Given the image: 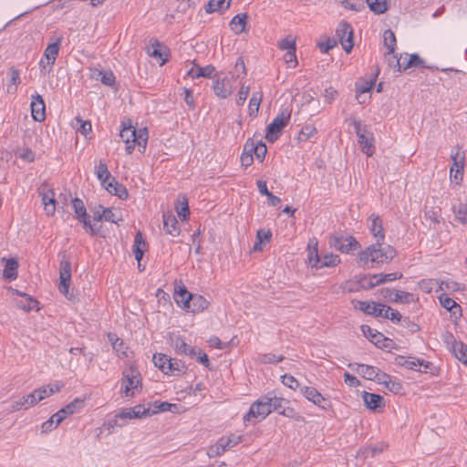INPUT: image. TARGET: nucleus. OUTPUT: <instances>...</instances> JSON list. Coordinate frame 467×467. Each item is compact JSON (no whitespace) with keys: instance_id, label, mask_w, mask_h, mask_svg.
<instances>
[{"instance_id":"nucleus-24","label":"nucleus","mask_w":467,"mask_h":467,"mask_svg":"<svg viewBox=\"0 0 467 467\" xmlns=\"http://www.w3.org/2000/svg\"><path fill=\"white\" fill-rule=\"evenodd\" d=\"M163 229L164 231L172 236H178L180 234V227L175 215L171 213L163 214Z\"/></svg>"},{"instance_id":"nucleus-50","label":"nucleus","mask_w":467,"mask_h":467,"mask_svg":"<svg viewBox=\"0 0 467 467\" xmlns=\"http://www.w3.org/2000/svg\"><path fill=\"white\" fill-rule=\"evenodd\" d=\"M148 141V130L146 128L140 129L136 134L134 142L139 146L140 151H144Z\"/></svg>"},{"instance_id":"nucleus-1","label":"nucleus","mask_w":467,"mask_h":467,"mask_svg":"<svg viewBox=\"0 0 467 467\" xmlns=\"http://www.w3.org/2000/svg\"><path fill=\"white\" fill-rule=\"evenodd\" d=\"M396 254L395 250L389 246H382L377 243L368 246L358 254V263L363 268H370L374 264H387Z\"/></svg>"},{"instance_id":"nucleus-30","label":"nucleus","mask_w":467,"mask_h":467,"mask_svg":"<svg viewBox=\"0 0 467 467\" xmlns=\"http://www.w3.org/2000/svg\"><path fill=\"white\" fill-rule=\"evenodd\" d=\"M137 132L138 131L131 125V122L130 119L127 122L126 121L122 122V129L120 130L119 136L126 144L134 142V140H136Z\"/></svg>"},{"instance_id":"nucleus-58","label":"nucleus","mask_w":467,"mask_h":467,"mask_svg":"<svg viewBox=\"0 0 467 467\" xmlns=\"http://www.w3.org/2000/svg\"><path fill=\"white\" fill-rule=\"evenodd\" d=\"M455 217L458 221L467 224V204L460 203L453 209Z\"/></svg>"},{"instance_id":"nucleus-21","label":"nucleus","mask_w":467,"mask_h":467,"mask_svg":"<svg viewBox=\"0 0 467 467\" xmlns=\"http://www.w3.org/2000/svg\"><path fill=\"white\" fill-rule=\"evenodd\" d=\"M362 398L367 409L368 410H375L377 409L385 407L384 399L379 394L363 391Z\"/></svg>"},{"instance_id":"nucleus-4","label":"nucleus","mask_w":467,"mask_h":467,"mask_svg":"<svg viewBox=\"0 0 467 467\" xmlns=\"http://www.w3.org/2000/svg\"><path fill=\"white\" fill-rule=\"evenodd\" d=\"M267 399L262 397L254 402L249 411L244 415V420L255 424L263 420L267 415L270 414V407L267 405Z\"/></svg>"},{"instance_id":"nucleus-60","label":"nucleus","mask_w":467,"mask_h":467,"mask_svg":"<svg viewBox=\"0 0 467 467\" xmlns=\"http://www.w3.org/2000/svg\"><path fill=\"white\" fill-rule=\"evenodd\" d=\"M439 280L436 279H425L419 283L420 288L425 293H431L434 286L439 287Z\"/></svg>"},{"instance_id":"nucleus-48","label":"nucleus","mask_w":467,"mask_h":467,"mask_svg":"<svg viewBox=\"0 0 467 467\" xmlns=\"http://www.w3.org/2000/svg\"><path fill=\"white\" fill-rule=\"evenodd\" d=\"M425 217L435 223H441V208L425 206Z\"/></svg>"},{"instance_id":"nucleus-2","label":"nucleus","mask_w":467,"mask_h":467,"mask_svg":"<svg viewBox=\"0 0 467 467\" xmlns=\"http://www.w3.org/2000/svg\"><path fill=\"white\" fill-rule=\"evenodd\" d=\"M142 389L141 376L134 366L125 368L122 372L121 393L126 398L134 397Z\"/></svg>"},{"instance_id":"nucleus-7","label":"nucleus","mask_w":467,"mask_h":467,"mask_svg":"<svg viewBox=\"0 0 467 467\" xmlns=\"http://www.w3.org/2000/svg\"><path fill=\"white\" fill-rule=\"evenodd\" d=\"M72 207L75 213L77 214L78 221L83 223V227L86 232L92 235L96 234L99 232V228L91 223V220L87 214L86 207L83 202L78 198H75L72 200Z\"/></svg>"},{"instance_id":"nucleus-52","label":"nucleus","mask_w":467,"mask_h":467,"mask_svg":"<svg viewBox=\"0 0 467 467\" xmlns=\"http://www.w3.org/2000/svg\"><path fill=\"white\" fill-rule=\"evenodd\" d=\"M267 401V405L270 407V413L274 410H276L280 408H282L284 400L282 398H278L272 393H268L265 396Z\"/></svg>"},{"instance_id":"nucleus-22","label":"nucleus","mask_w":467,"mask_h":467,"mask_svg":"<svg viewBox=\"0 0 467 467\" xmlns=\"http://www.w3.org/2000/svg\"><path fill=\"white\" fill-rule=\"evenodd\" d=\"M361 330L364 336L368 338L372 343L379 347H387V344H382V342H388L389 339L386 338L380 332L371 328L369 326L363 325L361 326Z\"/></svg>"},{"instance_id":"nucleus-11","label":"nucleus","mask_w":467,"mask_h":467,"mask_svg":"<svg viewBox=\"0 0 467 467\" xmlns=\"http://www.w3.org/2000/svg\"><path fill=\"white\" fill-rule=\"evenodd\" d=\"M357 371L363 378L368 380L385 381L389 379V375L380 371L379 368L365 364H356Z\"/></svg>"},{"instance_id":"nucleus-57","label":"nucleus","mask_w":467,"mask_h":467,"mask_svg":"<svg viewBox=\"0 0 467 467\" xmlns=\"http://www.w3.org/2000/svg\"><path fill=\"white\" fill-rule=\"evenodd\" d=\"M176 212L182 220H185L188 217L190 213L188 202L185 197H183L182 200L178 201V203L176 205Z\"/></svg>"},{"instance_id":"nucleus-8","label":"nucleus","mask_w":467,"mask_h":467,"mask_svg":"<svg viewBox=\"0 0 467 467\" xmlns=\"http://www.w3.org/2000/svg\"><path fill=\"white\" fill-rule=\"evenodd\" d=\"M329 244L336 250L342 253H349L359 247L358 242L352 236L332 235L329 238Z\"/></svg>"},{"instance_id":"nucleus-12","label":"nucleus","mask_w":467,"mask_h":467,"mask_svg":"<svg viewBox=\"0 0 467 467\" xmlns=\"http://www.w3.org/2000/svg\"><path fill=\"white\" fill-rule=\"evenodd\" d=\"M214 94L219 99H227L234 89L233 78L224 77L214 80L213 86Z\"/></svg>"},{"instance_id":"nucleus-25","label":"nucleus","mask_w":467,"mask_h":467,"mask_svg":"<svg viewBox=\"0 0 467 467\" xmlns=\"http://www.w3.org/2000/svg\"><path fill=\"white\" fill-rule=\"evenodd\" d=\"M301 392L309 401H312L314 404L324 410L326 409V407L322 404L326 399L320 392L317 391V389L313 387H303L301 389Z\"/></svg>"},{"instance_id":"nucleus-38","label":"nucleus","mask_w":467,"mask_h":467,"mask_svg":"<svg viewBox=\"0 0 467 467\" xmlns=\"http://www.w3.org/2000/svg\"><path fill=\"white\" fill-rule=\"evenodd\" d=\"M438 285L439 290L445 292H458L462 291L465 288L463 284L458 283L451 279L439 281Z\"/></svg>"},{"instance_id":"nucleus-56","label":"nucleus","mask_w":467,"mask_h":467,"mask_svg":"<svg viewBox=\"0 0 467 467\" xmlns=\"http://www.w3.org/2000/svg\"><path fill=\"white\" fill-rule=\"evenodd\" d=\"M159 47L160 43L158 41H154V43H151L150 47L147 48V52L150 57L161 59L160 65L162 66L165 63L166 59L162 58V54L159 49Z\"/></svg>"},{"instance_id":"nucleus-19","label":"nucleus","mask_w":467,"mask_h":467,"mask_svg":"<svg viewBox=\"0 0 467 467\" xmlns=\"http://www.w3.org/2000/svg\"><path fill=\"white\" fill-rule=\"evenodd\" d=\"M9 290L12 293L23 297V299L16 302V305L17 307H19L25 311H30L36 307L37 301L36 299H34L32 296H30L29 295H27L26 293H22V292L18 291L17 289H14L12 287H9Z\"/></svg>"},{"instance_id":"nucleus-43","label":"nucleus","mask_w":467,"mask_h":467,"mask_svg":"<svg viewBox=\"0 0 467 467\" xmlns=\"http://www.w3.org/2000/svg\"><path fill=\"white\" fill-rule=\"evenodd\" d=\"M277 47L281 50L293 51L296 50V39L289 35L278 41Z\"/></svg>"},{"instance_id":"nucleus-18","label":"nucleus","mask_w":467,"mask_h":467,"mask_svg":"<svg viewBox=\"0 0 467 467\" xmlns=\"http://www.w3.org/2000/svg\"><path fill=\"white\" fill-rule=\"evenodd\" d=\"M2 263H5V268L3 270V276L8 281H13L17 278L18 275V262L15 258H5L1 259Z\"/></svg>"},{"instance_id":"nucleus-39","label":"nucleus","mask_w":467,"mask_h":467,"mask_svg":"<svg viewBox=\"0 0 467 467\" xmlns=\"http://www.w3.org/2000/svg\"><path fill=\"white\" fill-rule=\"evenodd\" d=\"M262 99L263 93L261 91H256L252 94V97L249 101V115L251 117L257 116Z\"/></svg>"},{"instance_id":"nucleus-42","label":"nucleus","mask_w":467,"mask_h":467,"mask_svg":"<svg viewBox=\"0 0 467 467\" xmlns=\"http://www.w3.org/2000/svg\"><path fill=\"white\" fill-rule=\"evenodd\" d=\"M457 359L462 361L467 366V346L462 342H458L451 349Z\"/></svg>"},{"instance_id":"nucleus-46","label":"nucleus","mask_w":467,"mask_h":467,"mask_svg":"<svg viewBox=\"0 0 467 467\" xmlns=\"http://www.w3.org/2000/svg\"><path fill=\"white\" fill-rule=\"evenodd\" d=\"M414 300V296L410 293L395 290L393 298H390L391 302L407 304Z\"/></svg>"},{"instance_id":"nucleus-28","label":"nucleus","mask_w":467,"mask_h":467,"mask_svg":"<svg viewBox=\"0 0 467 467\" xmlns=\"http://www.w3.org/2000/svg\"><path fill=\"white\" fill-rule=\"evenodd\" d=\"M248 16L245 13H241L233 17L230 22L231 30L239 35L245 31Z\"/></svg>"},{"instance_id":"nucleus-41","label":"nucleus","mask_w":467,"mask_h":467,"mask_svg":"<svg viewBox=\"0 0 467 467\" xmlns=\"http://www.w3.org/2000/svg\"><path fill=\"white\" fill-rule=\"evenodd\" d=\"M441 305L449 311H451L453 315L461 311V306L446 294L440 296Z\"/></svg>"},{"instance_id":"nucleus-20","label":"nucleus","mask_w":467,"mask_h":467,"mask_svg":"<svg viewBox=\"0 0 467 467\" xmlns=\"http://www.w3.org/2000/svg\"><path fill=\"white\" fill-rule=\"evenodd\" d=\"M40 194L42 196V202L44 204L46 213L47 215H53L56 211L55 193L53 191L45 187L40 192Z\"/></svg>"},{"instance_id":"nucleus-32","label":"nucleus","mask_w":467,"mask_h":467,"mask_svg":"<svg viewBox=\"0 0 467 467\" xmlns=\"http://www.w3.org/2000/svg\"><path fill=\"white\" fill-rule=\"evenodd\" d=\"M100 209H102V213L99 219H104L107 222L114 223H118L123 220L122 213L119 209L104 207H100Z\"/></svg>"},{"instance_id":"nucleus-6","label":"nucleus","mask_w":467,"mask_h":467,"mask_svg":"<svg viewBox=\"0 0 467 467\" xmlns=\"http://www.w3.org/2000/svg\"><path fill=\"white\" fill-rule=\"evenodd\" d=\"M71 282V264L68 259L63 257L59 268V285L58 289L67 299L72 300L73 296L69 294V285Z\"/></svg>"},{"instance_id":"nucleus-53","label":"nucleus","mask_w":467,"mask_h":467,"mask_svg":"<svg viewBox=\"0 0 467 467\" xmlns=\"http://www.w3.org/2000/svg\"><path fill=\"white\" fill-rule=\"evenodd\" d=\"M168 365L171 366V371L169 372L171 375H178L185 372V367L181 360L169 357Z\"/></svg>"},{"instance_id":"nucleus-26","label":"nucleus","mask_w":467,"mask_h":467,"mask_svg":"<svg viewBox=\"0 0 467 467\" xmlns=\"http://www.w3.org/2000/svg\"><path fill=\"white\" fill-rule=\"evenodd\" d=\"M37 402H39V400L35 396V394L32 392L26 396L20 398L18 400L15 401L12 404L11 410L16 411V410H20L22 409L27 410V409L33 407L34 405H36Z\"/></svg>"},{"instance_id":"nucleus-23","label":"nucleus","mask_w":467,"mask_h":467,"mask_svg":"<svg viewBox=\"0 0 467 467\" xmlns=\"http://www.w3.org/2000/svg\"><path fill=\"white\" fill-rule=\"evenodd\" d=\"M355 307L366 314L380 317L382 314L383 305L375 302L357 301Z\"/></svg>"},{"instance_id":"nucleus-29","label":"nucleus","mask_w":467,"mask_h":467,"mask_svg":"<svg viewBox=\"0 0 467 467\" xmlns=\"http://www.w3.org/2000/svg\"><path fill=\"white\" fill-rule=\"evenodd\" d=\"M369 220L371 221L370 231L377 243L382 242L385 238V234L381 220L375 214L370 215Z\"/></svg>"},{"instance_id":"nucleus-17","label":"nucleus","mask_w":467,"mask_h":467,"mask_svg":"<svg viewBox=\"0 0 467 467\" xmlns=\"http://www.w3.org/2000/svg\"><path fill=\"white\" fill-rule=\"evenodd\" d=\"M188 296H192L183 285H175L174 300L177 305L182 307L186 311L191 309V299H188Z\"/></svg>"},{"instance_id":"nucleus-55","label":"nucleus","mask_w":467,"mask_h":467,"mask_svg":"<svg viewBox=\"0 0 467 467\" xmlns=\"http://www.w3.org/2000/svg\"><path fill=\"white\" fill-rule=\"evenodd\" d=\"M383 37L384 44L387 47L388 51H389L390 53H394L396 46V37L394 33L391 30L388 29L384 32Z\"/></svg>"},{"instance_id":"nucleus-59","label":"nucleus","mask_w":467,"mask_h":467,"mask_svg":"<svg viewBox=\"0 0 467 467\" xmlns=\"http://www.w3.org/2000/svg\"><path fill=\"white\" fill-rule=\"evenodd\" d=\"M259 361L264 364H275L284 360L283 356H276L273 353L262 354L258 358Z\"/></svg>"},{"instance_id":"nucleus-54","label":"nucleus","mask_w":467,"mask_h":467,"mask_svg":"<svg viewBox=\"0 0 467 467\" xmlns=\"http://www.w3.org/2000/svg\"><path fill=\"white\" fill-rule=\"evenodd\" d=\"M424 361L415 358H406L404 357L399 358V364L406 367L409 369H415L417 366L423 365Z\"/></svg>"},{"instance_id":"nucleus-36","label":"nucleus","mask_w":467,"mask_h":467,"mask_svg":"<svg viewBox=\"0 0 467 467\" xmlns=\"http://www.w3.org/2000/svg\"><path fill=\"white\" fill-rule=\"evenodd\" d=\"M95 172L103 187H105L109 183V180L112 181V177L110 172L109 171L108 166L106 162L102 160L99 161V165L96 167Z\"/></svg>"},{"instance_id":"nucleus-31","label":"nucleus","mask_w":467,"mask_h":467,"mask_svg":"<svg viewBox=\"0 0 467 467\" xmlns=\"http://www.w3.org/2000/svg\"><path fill=\"white\" fill-rule=\"evenodd\" d=\"M188 299H191V309L192 313L202 312L209 306V302L201 295L188 296Z\"/></svg>"},{"instance_id":"nucleus-14","label":"nucleus","mask_w":467,"mask_h":467,"mask_svg":"<svg viewBox=\"0 0 467 467\" xmlns=\"http://www.w3.org/2000/svg\"><path fill=\"white\" fill-rule=\"evenodd\" d=\"M170 344L173 348L176 354L178 355H185L189 357H195L197 352L195 349L188 345L185 340L180 336H170Z\"/></svg>"},{"instance_id":"nucleus-3","label":"nucleus","mask_w":467,"mask_h":467,"mask_svg":"<svg viewBox=\"0 0 467 467\" xmlns=\"http://www.w3.org/2000/svg\"><path fill=\"white\" fill-rule=\"evenodd\" d=\"M353 125L355 128L356 134L358 136V144L360 145L361 150L368 157H371L375 152L373 134L370 131H368L366 126L362 125L359 120L354 119Z\"/></svg>"},{"instance_id":"nucleus-16","label":"nucleus","mask_w":467,"mask_h":467,"mask_svg":"<svg viewBox=\"0 0 467 467\" xmlns=\"http://www.w3.org/2000/svg\"><path fill=\"white\" fill-rule=\"evenodd\" d=\"M157 410L150 411V409L142 405L135 406L134 408L126 409L117 415L119 419H140L142 417L150 416L156 413Z\"/></svg>"},{"instance_id":"nucleus-51","label":"nucleus","mask_w":467,"mask_h":467,"mask_svg":"<svg viewBox=\"0 0 467 467\" xmlns=\"http://www.w3.org/2000/svg\"><path fill=\"white\" fill-rule=\"evenodd\" d=\"M340 263V259L336 254H326L320 258L319 268L335 266Z\"/></svg>"},{"instance_id":"nucleus-49","label":"nucleus","mask_w":467,"mask_h":467,"mask_svg":"<svg viewBox=\"0 0 467 467\" xmlns=\"http://www.w3.org/2000/svg\"><path fill=\"white\" fill-rule=\"evenodd\" d=\"M226 0H210L205 7V10L207 13L225 10L229 7L226 6Z\"/></svg>"},{"instance_id":"nucleus-64","label":"nucleus","mask_w":467,"mask_h":467,"mask_svg":"<svg viewBox=\"0 0 467 467\" xmlns=\"http://www.w3.org/2000/svg\"><path fill=\"white\" fill-rule=\"evenodd\" d=\"M113 348L119 357H127V347H125V344L121 338L116 337L115 341L113 342Z\"/></svg>"},{"instance_id":"nucleus-44","label":"nucleus","mask_w":467,"mask_h":467,"mask_svg":"<svg viewBox=\"0 0 467 467\" xmlns=\"http://www.w3.org/2000/svg\"><path fill=\"white\" fill-rule=\"evenodd\" d=\"M367 3L376 14H383L389 8V0H367Z\"/></svg>"},{"instance_id":"nucleus-62","label":"nucleus","mask_w":467,"mask_h":467,"mask_svg":"<svg viewBox=\"0 0 467 467\" xmlns=\"http://www.w3.org/2000/svg\"><path fill=\"white\" fill-rule=\"evenodd\" d=\"M249 92H250L249 86L242 85V87L237 94L236 99H235L236 104L238 106L244 105V103L245 102V100L249 95Z\"/></svg>"},{"instance_id":"nucleus-40","label":"nucleus","mask_w":467,"mask_h":467,"mask_svg":"<svg viewBox=\"0 0 467 467\" xmlns=\"http://www.w3.org/2000/svg\"><path fill=\"white\" fill-rule=\"evenodd\" d=\"M20 83V73L19 70L11 67L10 68V79L6 86V91L10 94H15L17 90V86Z\"/></svg>"},{"instance_id":"nucleus-10","label":"nucleus","mask_w":467,"mask_h":467,"mask_svg":"<svg viewBox=\"0 0 467 467\" xmlns=\"http://www.w3.org/2000/svg\"><path fill=\"white\" fill-rule=\"evenodd\" d=\"M336 36L339 39L344 50L349 53L353 48V30L349 24L341 23L336 29Z\"/></svg>"},{"instance_id":"nucleus-63","label":"nucleus","mask_w":467,"mask_h":467,"mask_svg":"<svg viewBox=\"0 0 467 467\" xmlns=\"http://www.w3.org/2000/svg\"><path fill=\"white\" fill-rule=\"evenodd\" d=\"M380 384H385L386 388L391 392L398 393L401 390L402 387L400 382L394 381L389 376L385 381H379Z\"/></svg>"},{"instance_id":"nucleus-33","label":"nucleus","mask_w":467,"mask_h":467,"mask_svg":"<svg viewBox=\"0 0 467 467\" xmlns=\"http://www.w3.org/2000/svg\"><path fill=\"white\" fill-rule=\"evenodd\" d=\"M109 193L118 196L119 198L124 200L128 198V191L122 185L119 184L112 178V181L109 182V183L104 187Z\"/></svg>"},{"instance_id":"nucleus-13","label":"nucleus","mask_w":467,"mask_h":467,"mask_svg":"<svg viewBox=\"0 0 467 467\" xmlns=\"http://www.w3.org/2000/svg\"><path fill=\"white\" fill-rule=\"evenodd\" d=\"M53 40L54 41L46 47L45 52H44V57L47 60V62H45L44 59H42L40 61V67H42L43 70H46L47 65V66L54 65L55 61L57 59V57L58 55V51H59L60 45L62 42V37H57Z\"/></svg>"},{"instance_id":"nucleus-47","label":"nucleus","mask_w":467,"mask_h":467,"mask_svg":"<svg viewBox=\"0 0 467 467\" xmlns=\"http://www.w3.org/2000/svg\"><path fill=\"white\" fill-rule=\"evenodd\" d=\"M381 313L382 314L380 317L387 319H390L393 322H400L402 319V316L400 314V312L385 305H383V309Z\"/></svg>"},{"instance_id":"nucleus-37","label":"nucleus","mask_w":467,"mask_h":467,"mask_svg":"<svg viewBox=\"0 0 467 467\" xmlns=\"http://www.w3.org/2000/svg\"><path fill=\"white\" fill-rule=\"evenodd\" d=\"M146 250V243L143 239L142 234L138 232L134 238V248L133 253L135 259L140 263L143 256V253Z\"/></svg>"},{"instance_id":"nucleus-35","label":"nucleus","mask_w":467,"mask_h":467,"mask_svg":"<svg viewBox=\"0 0 467 467\" xmlns=\"http://www.w3.org/2000/svg\"><path fill=\"white\" fill-rule=\"evenodd\" d=\"M229 449V441H226V439H219V441L212 445L207 451V455L210 458L217 457L223 453H224Z\"/></svg>"},{"instance_id":"nucleus-34","label":"nucleus","mask_w":467,"mask_h":467,"mask_svg":"<svg viewBox=\"0 0 467 467\" xmlns=\"http://www.w3.org/2000/svg\"><path fill=\"white\" fill-rule=\"evenodd\" d=\"M272 237L270 230L259 229L256 233V240L253 246V252H261L264 242L269 243Z\"/></svg>"},{"instance_id":"nucleus-45","label":"nucleus","mask_w":467,"mask_h":467,"mask_svg":"<svg viewBox=\"0 0 467 467\" xmlns=\"http://www.w3.org/2000/svg\"><path fill=\"white\" fill-rule=\"evenodd\" d=\"M82 406L83 400L77 398L59 410L67 418V416L74 414Z\"/></svg>"},{"instance_id":"nucleus-27","label":"nucleus","mask_w":467,"mask_h":467,"mask_svg":"<svg viewBox=\"0 0 467 467\" xmlns=\"http://www.w3.org/2000/svg\"><path fill=\"white\" fill-rule=\"evenodd\" d=\"M317 240L312 238L309 240L307 244V260L312 267L319 268L320 257L318 255Z\"/></svg>"},{"instance_id":"nucleus-61","label":"nucleus","mask_w":467,"mask_h":467,"mask_svg":"<svg viewBox=\"0 0 467 467\" xmlns=\"http://www.w3.org/2000/svg\"><path fill=\"white\" fill-rule=\"evenodd\" d=\"M266 152H267V148L264 142H262V141H259L257 143L254 142V153L257 160H259L260 161H263L265 157Z\"/></svg>"},{"instance_id":"nucleus-5","label":"nucleus","mask_w":467,"mask_h":467,"mask_svg":"<svg viewBox=\"0 0 467 467\" xmlns=\"http://www.w3.org/2000/svg\"><path fill=\"white\" fill-rule=\"evenodd\" d=\"M291 117V111L282 110L274 120L268 125L265 138L268 141L274 142L277 140L281 130L287 125Z\"/></svg>"},{"instance_id":"nucleus-9","label":"nucleus","mask_w":467,"mask_h":467,"mask_svg":"<svg viewBox=\"0 0 467 467\" xmlns=\"http://www.w3.org/2000/svg\"><path fill=\"white\" fill-rule=\"evenodd\" d=\"M452 165L451 167V179L460 184L463 179L464 153L459 147L451 153Z\"/></svg>"},{"instance_id":"nucleus-15","label":"nucleus","mask_w":467,"mask_h":467,"mask_svg":"<svg viewBox=\"0 0 467 467\" xmlns=\"http://www.w3.org/2000/svg\"><path fill=\"white\" fill-rule=\"evenodd\" d=\"M32 118L38 122H42L46 119V106L41 95H32L31 100Z\"/></svg>"}]
</instances>
